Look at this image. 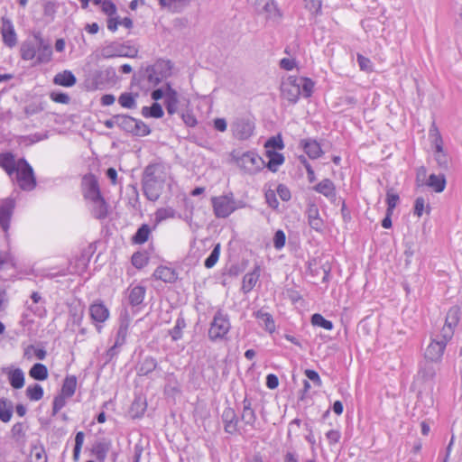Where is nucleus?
<instances>
[{"instance_id":"nucleus-1","label":"nucleus","mask_w":462,"mask_h":462,"mask_svg":"<svg viewBox=\"0 0 462 462\" xmlns=\"http://www.w3.org/2000/svg\"><path fill=\"white\" fill-rule=\"evenodd\" d=\"M23 60H34L35 64H46L52 59V48L49 41L41 32H35L32 38L25 40L20 47Z\"/></svg>"},{"instance_id":"nucleus-2","label":"nucleus","mask_w":462,"mask_h":462,"mask_svg":"<svg viewBox=\"0 0 462 462\" xmlns=\"http://www.w3.org/2000/svg\"><path fill=\"white\" fill-rule=\"evenodd\" d=\"M234 162L246 174H255L265 167L263 159L253 151L232 154Z\"/></svg>"},{"instance_id":"nucleus-3","label":"nucleus","mask_w":462,"mask_h":462,"mask_svg":"<svg viewBox=\"0 0 462 462\" xmlns=\"http://www.w3.org/2000/svg\"><path fill=\"white\" fill-rule=\"evenodd\" d=\"M170 69V62L160 60L152 66H148L144 71L140 74L139 84L143 89H150L156 87L164 77L163 69Z\"/></svg>"},{"instance_id":"nucleus-4","label":"nucleus","mask_w":462,"mask_h":462,"mask_svg":"<svg viewBox=\"0 0 462 462\" xmlns=\"http://www.w3.org/2000/svg\"><path fill=\"white\" fill-rule=\"evenodd\" d=\"M230 328L231 323L228 314L222 310H218L215 313L209 325L208 333L209 340L217 342L226 339Z\"/></svg>"},{"instance_id":"nucleus-5","label":"nucleus","mask_w":462,"mask_h":462,"mask_svg":"<svg viewBox=\"0 0 462 462\" xmlns=\"http://www.w3.org/2000/svg\"><path fill=\"white\" fill-rule=\"evenodd\" d=\"M12 180L15 181L23 190L31 191L36 187L33 169L24 158L19 159L18 168Z\"/></svg>"},{"instance_id":"nucleus-6","label":"nucleus","mask_w":462,"mask_h":462,"mask_svg":"<svg viewBox=\"0 0 462 462\" xmlns=\"http://www.w3.org/2000/svg\"><path fill=\"white\" fill-rule=\"evenodd\" d=\"M211 203L214 214L217 218H226L237 208L232 194L213 197Z\"/></svg>"},{"instance_id":"nucleus-7","label":"nucleus","mask_w":462,"mask_h":462,"mask_svg":"<svg viewBox=\"0 0 462 462\" xmlns=\"http://www.w3.org/2000/svg\"><path fill=\"white\" fill-rule=\"evenodd\" d=\"M137 52L138 51L135 48L125 46L118 42H111L100 50V56L104 59L115 57L134 58L137 55Z\"/></svg>"},{"instance_id":"nucleus-8","label":"nucleus","mask_w":462,"mask_h":462,"mask_svg":"<svg viewBox=\"0 0 462 462\" xmlns=\"http://www.w3.org/2000/svg\"><path fill=\"white\" fill-rule=\"evenodd\" d=\"M170 177V167L162 162L151 163L144 169L143 178L164 184Z\"/></svg>"},{"instance_id":"nucleus-9","label":"nucleus","mask_w":462,"mask_h":462,"mask_svg":"<svg viewBox=\"0 0 462 462\" xmlns=\"http://www.w3.org/2000/svg\"><path fill=\"white\" fill-rule=\"evenodd\" d=\"M233 135L238 140H247L254 131V123L250 118H236L231 125Z\"/></svg>"},{"instance_id":"nucleus-10","label":"nucleus","mask_w":462,"mask_h":462,"mask_svg":"<svg viewBox=\"0 0 462 462\" xmlns=\"http://www.w3.org/2000/svg\"><path fill=\"white\" fill-rule=\"evenodd\" d=\"M282 97L291 104H295L300 94L298 78L289 77L282 82L281 85Z\"/></svg>"},{"instance_id":"nucleus-11","label":"nucleus","mask_w":462,"mask_h":462,"mask_svg":"<svg viewBox=\"0 0 462 462\" xmlns=\"http://www.w3.org/2000/svg\"><path fill=\"white\" fill-rule=\"evenodd\" d=\"M130 326V319L127 316L122 317L120 319V323L118 329L116 331L115 343L108 349L107 354L111 356H115L117 353V348L121 347L126 341L128 329Z\"/></svg>"},{"instance_id":"nucleus-12","label":"nucleus","mask_w":462,"mask_h":462,"mask_svg":"<svg viewBox=\"0 0 462 462\" xmlns=\"http://www.w3.org/2000/svg\"><path fill=\"white\" fill-rule=\"evenodd\" d=\"M89 315L97 328V330L101 332L102 326L100 324L104 323L109 318L108 309L103 302L97 301L89 306Z\"/></svg>"},{"instance_id":"nucleus-13","label":"nucleus","mask_w":462,"mask_h":462,"mask_svg":"<svg viewBox=\"0 0 462 462\" xmlns=\"http://www.w3.org/2000/svg\"><path fill=\"white\" fill-rule=\"evenodd\" d=\"M14 208V200L11 198L0 201V226L7 235L10 227V221Z\"/></svg>"},{"instance_id":"nucleus-14","label":"nucleus","mask_w":462,"mask_h":462,"mask_svg":"<svg viewBox=\"0 0 462 462\" xmlns=\"http://www.w3.org/2000/svg\"><path fill=\"white\" fill-rule=\"evenodd\" d=\"M89 206L90 213L96 219H104L108 215V204L102 195L87 200Z\"/></svg>"},{"instance_id":"nucleus-15","label":"nucleus","mask_w":462,"mask_h":462,"mask_svg":"<svg viewBox=\"0 0 462 462\" xmlns=\"http://www.w3.org/2000/svg\"><path fill=\"white\" fill-rule=\"evenodd\" d=\"M82 190L86 200L101 195L98 181L93 174H87L83 177Z\"/></svg>"},{"instance_id":"nucleus-16","label":"nucleus","mask_w":462,"mask_h":462,"mask_svg":"<svg viewBox=\"0 0 462 462\" xmlns=\"http://www.w3.org/2000/svg\"><path fill=\"white\" fill-rule=\"evenodd\" d=\"M1 34L3 42L7 47L13 48L16 45L17 35L14 27L11 20L6 17L2 18Z\"/></svg>"},{"instance_id":"nucleus-17","label":"nucleus","mask_w":462,"mask_h":462,"mask_svg":"<svg viewBox=\"0 0 462 462\" xmlns=\"http://www.w3.org/2000/svg\"><path fill=\"white\" fill-rule=\"evenodd\" d=\"M19 159H15V155L10 152L0 153V167L6 172L11 180L18 168Z\"/></svg>"},{"instance_id":"nucleus-18","label":"nucleus","mask_w":462,"mask_h":462,"mask_svg":"<svg viewBox=\"0 0 462 462\" xmlns=\"http://www.w3.org/2000/svg\"><path fill=\"white\" fill-rule=\"evenodd\" d=\"M446 346L444 342L439 341L438 338H433L425 350V358L431 362L439 361L443 356Z\"/></svg>"},{"instance_id":"nucleus-19","label":"nucleus","mask_w":462,"mask_h":462,"mask_svg":"<svg viewBox=\"0 0 462 462\" xmlns=\"http://www.w3.org/2000/svg\"><path fill=\"white\" fill-rule=\"evenodd\" d=\"M255 6L259 13L266 14L269 19H279L282 14L273 0H255Z\"/></svg>"},{"instance_id":"nucleus-20","label":"nucleus","mask_w":462,"mask_h":462,"mask_svg":"<svg viewBox=\"0 0 462 462\" xmlns=\"http://www.w3.org/2000/svg\"><path fill=\"white\" fill-rule=\"evenodd\" d=\"M162 189L163 184L143 178V190L147 199L156 201L160 198Z\"/></svg>"},{"instance_id":"nucleus-21","label":"nucleus","mask_w":462,"mask_h":462,"mask_svg":"<svg viewBox=\"0 0 462 462\" xmlns=\"http://www.w3.org/2000/svg\"><path fill=\"white\" fill-rule=\"evenodd\" d=\"M222 420L226 433L235 434L237 431L238 420L234 409L226 408L222 413Z\"/></svg>"},{"instance_id":"nucleus-22","label":"nucleus","mask_w":462,"mask_h":462,"mask_svg":"<svg viewBox=\"0 0 462 462\" xmlns=\"http://www.w3.org/2000/svg\"><path fill=\"white\" fill-rule=\"evenodd\" d=\"M307 215L310 226L318 232H321L324 228V222L319 216L317 206L310 205L307 209Z\"/></svg>"},{"instance_id":"nucleus-23","label":"nucleus","mask_w":462,"mask_h":462,"mask_svg":"<svg viewBox=\"0 0 462 462\" xmlns=\"http://www.w3.org/2000/svg\"><path fill=\"white\" fill-rule=\"evenodd\" d=\"M254 316L259 321L260 326L263 327L267 332H274L275 323L273 316L269 312L259 310L254 313Z\"/></svg>"},{"instance_id":"nucleus-24","label":"nucleus","mask_w":462,"mask_h":462,"mask_svg":"<svg viewBox=\"0 0 462 462\" xmlns=\"http://www.w3.org/2000/svg\"><path fill=\"white\" fill-rule=\"evenodd\" d=\"M8 376L11 386L14 389H21L24 385V374L21 368H8L5 370Z\"/></svg>"},{"instance_id":"nucleus-25","label":"nucleus","mask_w":462,"mask_h":462,"mask_svg":"<svg viewBox=\"0 0 462 462\" xmlns=\"http://www.w3.org/2000/svg\"><path fill=\"white\" fill-rule=\"evenodd\" d=\"M178 94L169 85L165 90V106L166 110L170 115H173L178 110Z\"/></svg>"},{"instance_id":"nucleus-26","label":"nucleus","mask_w":462,"mask_h":462,"mask_svg":"<svg viewBox=\"0 0 462 462\" xmlns=\"http://www.w3.org/2000/svg\"><path fill=\"white\" fill-rule=\"evenodd\" d=\"M313 189L315 191L324 195L328 199H332L336 198V188L334 183L329 179H324Z\"/></svg>"},{"instance_id":"nucleus-27","label":"nucleus","mask_w":462,"mask_h":462,"mask_svg":"<svg viewBox=\"0 0 462 462\" xmlns=\"http://www.w3.org/2000/svg\"><path fill=\"white\" fill-rule=\"evenodd\" d=\"M243 405L244 407L241 419L245 422V424L254 427L256 421V415L254 411L251 407V402L245 398L243 402Z\"/></svg>"},{"instance_id":"nucleus-28","label":"nucleus","mask_w":462,"mask_h":462,"mask_svg":"<svg viewBox=\"0 0 462 462\" xmlns=\"http://www.w3.org/2000/svg\"><path fill=\"white\" fill-rule=\"evenodd\" d=\"M425 184L431 188L435 192L439 193L445 189L446 178L443 174H430Z\"/></svg>"},{"instance_id":"nucleus-29","label":"nucleus","mask_w":462,"mask_h":462,"mask_svg":"<svg viewBox=\"0 0 462 462\" xmlns=\"http://www.w3.org/2000/svg\"><path fill=\"white\" fill-rule=\"evenodd\" d=\"M153 276L157 280L163 281L164 282H172L176 280L175 272L166 266H159L155 269Z\"/></svg>"},{"instance_id":"nucleus-30","label":"nucleus","mask_w":462,"mask_h":462,"mask_svg":"<svg viewBox=\"0 0 462 462\" xmlns=\"http://www.w3.org/2000/svg\"><path fill=\"white\" fill-rule=\"evenodd\" d=\"M76 78L73 73L69 70H64L60 73H58L53 79V82L56 85L63 86V87H72L76 84Z\"/></svg>"},{"instance_id":"nucleus-31","label":"nucleus","mask_w":462,"mask_h":462,"mask_svg":"<svg viewBox=\"0 0 462 462\" xmlns=\"http://www.w3.org/2000/svg\"><path fill=\"white\" fill-rule=\"evenodd\" d=\"M191 0H160V5L162 8H167L171 12L179 13L184 7L189 5Z\"/></svg>"},{"instance_id":"nucleus-32","label":"nucleus","mask_w":462,"mask_h":462,"mask_svg":"<svg viewBox=\"0 0 462 462\" xmlns=\"http://www.w3.org/2000/svg\"><path fill=\"white\" fill-rule=\"evenodd\" d=\"M259 270L256 268L254 272L246 273L243 278L242 291L248 293L255 286L259 278Z\"/></svg>"},{"instance_id":"nucleus-33","label":"nucleus","mask_w":462,"mask_h":462,"mask_svg":"<svg viewBox=\"0 0 462 462\" xmlns=\"http://www.w3.org/2000/svg\"><path fill=\"white\" fill-rule=\"evenodd\" d=\"M266 156L269 158V162L266 166L270 171L273 172H275L278 167L282 165L284 162L283 155L275 151H266Z\"/></svg>"},{"instance_id":"nucleus-34","label":"nucleus","mask_w":462,"mask_h":462,"mask_svg":"<svg viewBox=\"0 0 462 462\" xmlns=\"http://www.w3.org/2000/svg\"><path fill=\"white\" fill-rule=\"evenodd\" d=\"M303 147H304L305 152L311 159H317L322 153L319 143L314 140L303 141Z\"/></svg>"},{"instance_id":"nucleus-35","label":"nucleus","mask_w":462,"mask_h":462,"mask_svg":"<svg viewBox=\"0 0 462 462\" xmlns=\"http://www.w3.org/2000/svg\"><path fill=\"white\" fill-rule=\"evenodd\" d=\"M145 295V288L143 286H135L130 290L129 292V302L133 306H138L140 305Z\"/></svg>"},{"instance_id":"nucleus-36","label":"nucleus","mask_w":462,"mask_h":462,"mask_svg":"<svg viewBox=\"0 0 462 462\" xmlns=\"http://www.w3.org/2000/svg\"><path fill=\"white\" fill-rule=\"evenodd\" d=\"M29 375L37 381H43L48 378V369L41 363L34 364L30 371Z\"/></svg>"},{"instance_id":"nucleus-37","label":"nucleus","mask_w":462,"mask_h":462,"mask_svg":"<svg viewBox=\"0 0 462 462\" xmlns=\"http://www.w3.org/2000/svg\"><path fill=\"white\" fill-rule=\"evenodd\" d=\"M150 234V226L147 224H143L133 236L132 241L134 244L143 245L148 240Z\"/></svg>"},{"instance_id":"nucleus-38","label":"nucleus","mask_w":462,"mask_h":462,"mask_svg":"<svg viewBox=\"0 0 462 462\" xmlns=\"http://www.w3.org/2000/svg\"><path fill=\"white\" fill-rule=\"evenodd\" d=\"M157 367V362L153 357L148 356L145 357L140 364L138 367V374L139 375H147L152 371H154Z\"/></svg>"},{"instance_id":"nucleus-39","label":"nucleus","mask_w":462,"mask_h":462,"mask_svg":"<svg viewBox=\"0 0 462 462\" xmlns=\"http://www.w3.org/2000/svg\"><path fill=\"white\" fill-rule=\"evenodd\" d=\"M76 386L77 380L75 376L66 377L61 387L60 394L70 398L75 393Z\"/></svg>"},{"instance_id":"nucleus-40","label":"nucleus","mask_w":462,"mask_h":462,"mask_svg":"<svg viewBox=\"0 0 462 462\" xmlns=\"http://www.w3.org/2000/svg\"><path fill=\"white\" fill-rule=\"evenodd\" d=\"M135 118L125 115L116 116L117 126L127 133L133 134Z\"/></svg>"},{"instance_id":"nucleus-41","label":"nucleus","mask_w":462,"mask_h":462,"mask_svg":"<svg viewBox=\"0 0 462 462\" xmlns=\"http://www.w3.org/2000/svg\"><path fill=\"white\" fill-rule=\"evenodd\" d=\"M142 114L145 117H153V118H161L163 116V110L160 104L153 103L152 106H143L142 109Z\"/></svg>"},{"instance_id":"nucleus-42","label":"nucleus","mask_w":462,"mask_h":462,"mask_svg":"<svg viewBox=\"0 0 462 462\" xmlns=\"http://www.w3.org/2000/svg\"><path fill=\"white\" fill-rule=\"evenodd\" d=\"M46 350L43 348H35L33 346H29L25 348L23 356L26 359H32L35 356L39 360H43L46 357Z\"/></svg>"},{"instance_id":"nucleus-43","label":"nucleus","mask_w":462,"mask_h":462,"mask_svg":"<svg viewBox=\"0 0 462 462\" xmlns=\"http://www.w3.org/2000/svg\"><path fill=\"white\" fill-rule=\"evenodd\" d=\"M459 321V308L457 306L451 307L446 316L445 325L456 328Z\"/></svg>"},{"instance_id":"nucleus-44","label":"nucleus","mask_w":462,"mask_h":462,"mask_svg":"<svg viewBox=\"0 0 462 462\" xmlns=\"http://www.w3.org/2000/svg\"><path fill=\"white\" fill-rule=\"evenodd\" d=\"M26 396L31 401H34V402L39 401L43 397V389L38 383L29 385L26 389Z\"/></svg>"},{"instance_id":"nucleus-45","label":"nucleus","mask_w":462,"mask_h":462,"mask_svg":"<svg viewBox=\"0 0 462 462\" xmlns=\"http://www.w3.org/2000/svg\"><path fill=\"white\" fill-rule=\"evenodd\" d=\"M135 97L132 93H122L118 98V103L121 106L128 109L134 108L136 106Z\"/></svg>"},{"instance_id":"nucleus-46","label":"nucleus","mask_w":462,"mask_h":462,"mask_svg":"<svg viewBox=\"0 0 462 462\" xmlns=\"http://www.w3.org/2000/svg\"><path fill=\"white\" fill-rule=\"evenodd\" d=\"M298 80L300 85V90H301L300 95H302L305 97H310L314 88L313 81L306 78H298Z\"/></svg>"},{"instance_id":"nucleus-47","label":"nucleus","mask_w":462,"mask_h":462,"mask_svg":"<svg viewBox=\"0 0 462 462\" xmlns=\"http://www.w3.org/2000/svg\"><path fill=\"white\" fill-rule=\"evenodd\" d=\"M430 138L431 139L432 144L435 149H440V145L443 144V140L441 134L437 127V125L433 123L429 131Z\"/></svg>"},{"instance_id":"nucleus-48","label":"nucleus","mask_w":462,"mask_h":462,"mask_svg":"<svg viewBox=\"0 0 462 462\" xmlns=\"http://www.w3.org/2000/svg\"><path fill=\"white\" fill-rule=\"evenodd\" d=\"M311 323L314 326L323 328L327 330H331L333 328V323L330 320L324 319L322 315L318 313L312 315Z\"/></svg>"},{"instance_id":"nucleus-49","label":"nucleus","mask_w":462,"mask_h":462,"mask_svg":"<svg viewBox=\"0 0 462 462\" xmlns=\"http://www.w3.org/2000/svg\"><path fill=\"white\" fill-rule=\"evenodd\" d=\"M434 158L439 167L444 169L448 167V157L443 150V144L440 145V149H435Z\"/></svg>"},{"instance_id":"nucleus-50","label":"nucleus","mask_w":462,"mask_h":462,"mask_svg":"<svg viewBox=\"0 0 462 462\" xmlns=\"http://www.w3.org/2000/svg\"><path fill=\"white\" fill-rule=\"evenodd\" d=\"M186 323L183 319H178L172 329L169 331L173 341L180 339L182 336V329L185 328Z\"/></svg>"},{"instance_id":"nucleus-51","label":"nucleus","mask_w":462,"mask_h":462,"mask_svg":"<svg viewBox=\"0 0 462 462\" xmlns=\"http://www.w3.org/2000/svg\"><path fill=\"white\" fill-rule=\"evenodd\" d=\"M220 254V245L217 244L210 253L209 256L205 260L204 265L207 268H212L218 261Z\"/></svg>"},{"instance_id":"nucleus-52","label":"nucleus","mask_w":462,"mask_h":462,"mask_svg":"<svg viewBox=\"0 0 462 462\" xmlns=\"http://www.w3.org/2000/svg\"><path fill=\"white\" fill-rule=\"evenodd\" d=\"M283 142L280 135L271 137L270 139L267 140V142L264 144L266 151L282 150L283 149Z\"/></svg>"},{"instance_id":"nucleus-53","label":"nucleus","mask_w":462,"mask_h":462,"mask_svg":"<svg viewBox=\"0 0 462 462\" xmlns=\"http://www.w3.org/2000/svg\"><path fill=\"white\" fill-rule=\"evenodd\" d=\"M175 211L171 208H162L155 212V220L156 222H162L167 218L173 217Z\"/></svg>"},{"instance_id":"nucleus-54","label":"nucleus","mask_w":462,"mask_h":462,"mask_svg":"<svg viewBox=\"0 0 462 462\" xmlns=\"http://www.w3.org/2000/svg\"><path fill=\"white\" fill-rule=\"evenodd\" d=\"M454 335V328L448 327V325L443 326L440 334L437 336L436 338H438L439 341L444 342L445 345L448 344V342L452 338Z\"/></svg>"},{"instance_id":"nucleus-55","label":"nucleus","mask_w":462,"mask_h":462,"mask_svg":"<svg viewBox=\"0 0 462 462\" xmlns=\"http://www.w3.org/2000/svg\"><path fill=\"white\" fill-rule=\"evenodd\" d=\"M305 8L311 14H319L321 10V1L320 0H304Z\"/></svg>"},{"instance_id":"nucleus-56","label":"nucleus","mask_w":462,"mask_h":462,"mask_svg":"<svg viewBox=\"0 0 462 462\" xmlns=\"http://www.w3.org/2000/svg\"><path fill=\"white\" fill-rule=\"evenodd\" d=\"M150 129L143 122L140 120H134L133 134L145 136L149 134Z\"/></svg>"},{"instance_id":"nucleus-57","label":"nucleus","mask_w":462,"mask_h":462,"mask_svg":"<svg viewBox=\"0 0 462 462\" xmlns=\"http://www.w3.org/2000/svg\"><path fill=\"white\" fill-rule=\"evenodd\" d=\"M356 60L361 70L366 72H370L373 70L372 61L368 58L363 56L362 54H357Z\"/></svg>"},{"instance_id":"nucleus-58","label":"nucleus","mask_w":462,"mask_h":462,"mask_svg":"<svg viewBox=\"0 0 462 462\" xmlns=\"http://www.w3.org/2000/svg\"><path fill=\"white\" fill-rule=\"evenodd\" d=\"M148 259L142 253H135L132 256V263L134 267L141 269L147 264Z\"/></svg>"},{"instance_id":"nucleus-59","label":"nucleus","mask_w":462,"mask_h":462,"mask_svg":"<svg viewBox=\"0 0 462 462\" xmlns=\"http://www.w3.org/2000/svg\"><path fill=\"white\" fill-rule=\"evenodd\" d=\"M32 462H47L45 451L42 448H34L31 453Z\"/></svg>"},{"instance_id":"nucleus-60","label":"nucleus","mask_w":462,"mask_h":462,"mask_svg":"<svg viewBox=\"0 0 462 462\" xmlns=\"http://www.w3.org/2000/svg\"><path fill=\"white\" fill-rule=\"evenodd\" d=\"M13 415V404L7 402V404L4 409L0 410V420L6 423L9 422Z\"/></svg>"},{"instance_id":"nucleus-61","label":"nucleus","mask_w":462,"mask_h":462,"mask_svg":"<svg viewBox=\"0 0 462 462\" xmlns=\"http://www.w3.org/2000/svg\"><path fill=\"white\" fill-rule=\"evenodd\" d=\"M286 241L285 234L282 230H277L273 237V245L277 250L282 249Z\"/></svg>"},{"instance_id":"nucleus-62","label":"nucleus","mask_w":462,"mask_h":462,"mask_svg":"<svg viewBox=\"0 0 462 462\" xmlns=\"http://www.w3.org/2000/svg\"><path fill=\"white\" fill-rule=\"evenodd\" d=\"M66 399H68V397L62 394H59L54 398L52 406L53 414L58 413L66 405Z\"/></svg>"},{"instance_id":"nucleus-63","label":"nucleus","mask_w":462,"mask_h":462,"mask_svg":"<svg viewBox=\"0 0 462 462\" xmlns=\"http://www.w3.org/2000/svg\"><path fill=\"white\" fill-rule=\"evenodd\" d=\"M399 201V196L395 193H392L390 191L387 192V198H386V202H387V211H389L390 214H393V211L394 209V208L396 207L397 203Z\"/></svg>"},{"instance_id":"nucleus-64","label":"nucleus","mask_w":462,"mask_h":462,"mask_svg":"<svg viewBox=\"0 0 462 462\" xmlns=\"http://www.w3.org/2000/svg\"><path fill=\"white\" fill-rule=\"evenodd\" d=\"M102 11L108 16H112L116 13V6L109 0H104L101 5Z\"/></svg>"}]
</instances>
